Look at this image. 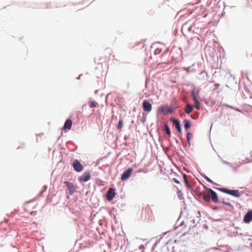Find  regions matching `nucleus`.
<instances>
[{
  "mask_svg": "<svg viewBox=\"0 0 252 252\" xmlns=\"http://www.w3.org/2000/svg\"><path fill=\"white\" fill-rule=\"evenodd\" d=\"M219 189L222 192L228 194L236 197H239L240 196V193L238 190H231L224 188H220Z\"/></svg>",
  "mask_w": 252,
  "mask_h": 252,
  "instance_id": "nucleus-1",
  "label": "nucleus"
},
{
  "mask_svg": "<svg viewBox=\"0 0 252 252\" xmlns=\"http://www.w3.org/2000/svg\"><path fill=\"white\" fill-rule=\"evenodd\" d=\"M64 184L66 185L68 190H69V194L70 195H72L76 190V187H75L73 183L68 181H64Z\"/></svg>",
  "mask_w": 252,
  "mask_h": 252,
  "instance_id": "nucleus-2",
  "label": "nucleus"
},
{
  "mask_svg": "<svg viewBox=\"0 0 252 252\" xmlns=\"http://www.w3.org/2000/svg\"><path fill=\"white\" fill-rule=\"evenodd\" d=\"M72 165L74 169L78 172H81L83 169V165L77 159L73 161Z\"/></svg>",
  "mask_w": 252,
  "mask_h": 252,
  "instance_id": "nucleus-3",
  "label": "nucleus"
},
{
  "mask_svg": "<svg viewBox=\"0 0 252 252\" xmlns=\"http://www.w3.org/2000/svg\"><path fill=\"white\" fill-rule=\"evenodd\" d=\"M133 170L131 168H128L126 171H125L121 176V180L125 181L128 179L131 176Z\"/></svg>",
  "mask_w": 252,
  "mask_h": 252,
  "instance_id": "nucleus-4",
  "label": "nucleus"
},
{
  "mask_svg": "<svg viewBox=\"0 0 252 252\" xmlns=\"http://www.w3.org/2000/svg\"><path fill=\"white\" fill-rule=\"evenodd\" d=\"M191 96L194 102L195 108L199 110L200 109V102L198 100V95L194 91H193L191 93Z\"/></svg>",
  "mask_w": 252,
  "mask_h": 252,
  "instance_id": "nucleus-5",
  "label": "nucleus"
},
{
  "mask_svg": "<svg viewBox=\"0 0 252 252\" xmlns=\"http://www.w3.org/2000/svg\"><path fill=\"white\" fill-rule=\"evenodd\" d=\"M115 189L112 188H110L106 194V198L108 201H111L115 196Z\"/></svg>",
  "mask_w": 252,
  "mask_h": 252,
  "instance_id": "nucleus-6",
  "label": "nucleus"
},
{
  "mask_svg": "<svg viewBox=\"0 0 252 252\" xmlns=\"http://www.w3.org/2000/svg\"><path fill=\"white\" fill-rule=\"evenodd\" d=\"M91 179V174L89 172H85L82 175L79 177V180L80 182H86L90 180Z\"/></svg>",
  "mask_w": 252,
  "mask_h": 252,
  "instance_id": "nucleus-7",
  "label": "nucleus"
},
{
  "mask_svg": "<svg viewBox=\"0 0 252 252\" xmlns=\"http://www.w3.org/2000/svg\"><path fill=\"white\" fill-rule=\"evenodd\" d=\"M208 190L210 193L212 200L215 203L219 202L217 194L212 189L207 188Z\"/></svg>",
  "mask_w": 252,
  "mask_h": 252,
  "instance_id": "nucleus-8",
  "label": "nucleus"
},
{
  "mask_svg": "<svg viewBox=\"0 0 252 252\" xmlns=\"http://www.w3.org/2000/svg\"><path fill=\"white\" fill-rule=\"evenodd\" d=\"M142 107L143 110L146 112H150L152 110L151 104L146 100H144L142 103Z\"/></svg>",
  "mask_w": 252,
  "mask_h": 252,
  "instance_id": "nucleus-9",
  "label": "nucleus"
},
{
  "mask_svg": "<svg viewBox=\"0 0 252 252\" xmlns=\"http://www.w3.org/2000/svg\"><path fill=\"white\" fill-rule=\"evenodd\" d=\"M72 125V121L70 119H67L64 125L63 129L66 132L69 130H70L71 128Z\"/></svg>",
  "mask_w": 252,
  "mask_h": 252,
  "instance_id": "nucleus-10",
  "label": "nucleus"
},
{
  "mask_svg": "<svg viewBox=\"0 0 252 252\" xmlns=\"http://www.w3.org/2000/svg\"><path fill=\"white\" fill-rule=\"evenodd\" d=\"M172 122L174 126H175V128L178 130V131L180 133H181L182 129H181L180 121L177 119H173L172 120Z\"/></svg>",
  "mask_w": 252,
  "mask_h": 252,
  "instance_id": "nucleus-11",
  "label": "nucleus"
},
{
  "mask_svg": "<svg viewBox=\"0 0 252 252\" xmlns=\"http://www.w3.org/2000/svg\"><path fill=\"white\" fill-rule=\"evenodd\" d=\"M252 220V211H249L246 214L244 218V221L246 223H249Z\"/></svg>",
  "mask_w": 252,
  "mask_h": 252,
  "instance_id": "nucleus-12",
  "label": "nucleus"
},
{
  "mask_svg": "<svg viewBox=\"0 0 252 252\" xmlns=\"http://www.w3.org/2000/svg\"><path fill=\"white\" fill-rule=\"evenodd\" d=\"M159 110L163 113H168L171 112V109L168 107H161L159 108Z\"/></svg>",
  "mask_w": 252,
  "mask_h": 252,
  "instance_id": "nucleus-13",
  "label": "nucleus"
},
{
  "mask_svg": "<svg viewBox=\"0 0 252 252\" xmlns=\"http://www.w3.org/2000/svg\"><path fill=\"white\" fill-rule=\"evenodd\" d=\"M192 110H193L192 106L189 104H188L186 105V106L185 107V112L188 114H190L192 111Z\"/></svg>",
  "mask_w": 252,
  "mask_h": 252,
  "instance_id": "nucleus-14",
  "label": "nucleus"
},
{
  "mask_svg": "<svg viewBox=\"0 0 252 252\" xmlns=\"http://www.w3.org/2000/svg\"><path fill=\"white\" fill-rule=\"evenodd\" d=\"M184 123L185 129L186 130H188V129L190 127V122L188 120H185Z\"/></svg>",
  "mask_w": 252,
  "mask_h": 252,
  "instance_id": "nucleus-15",
  "label": "nucleus"
},
{
  "mask_svg": "<svg viewBox=\"0 0 252 252\" xmlns=\"http://www.w3.org/2000/svg\"><path fill=\"white\" fill-rule=\"evenodd\" d=\"M210 193H205L203 195V199L207 202H209L210 200Z\"/></svg>",
  "mask_w": 252,
  "mask_h": 252,
  "instance_id": "nucleus-16",
  "label": "nucleus"
},
{
  "mask_svg": "<svg viewBox=\"0 0 252 252\" xmlns=\"http://www.w3.org/2000/svg\"><path fill=\"white\" fill-rule=\"evenodd\" d=\"M123 120L122 119H120L119 121V123H118V126H117V129H119V130H121L123 126Z\"/></svg>",
  "mask_w": 252,
  "mask_h": 252,
  "instance_id": "nucleus-17",
  "label": "nucleus"
},
{
  "mask_svg": "<svg viewBox=\"0 0 252 252\" xmlns=\"http://www.w3.org/2000/svg\"><path fill=\"white\" fill-rule=\"evenodd\" d=\"M164 129H165V131L166 133V134H167L168 135V136L169 137H170V136H171L170 129L169 127H168V126H167V125H165Z\"/></svg>",
  "mask_w": 252,
  "mask_h": 252,
  "instance_id": "nucleus-18",
  "label": "nucleus"
},
{
  "mask_svg": "<svg viewBox=\"0 0 252 252\" xmlns=\"http://www.w3.org/2000/svg\"><path fill=\"white\" fill-rule=\"evenodd\" d=\"M193 137L192 134L190 132H188L187 134V139L188 142V144L190 145V140Z\"/></svg>",
  "mask_w": 252,
  "mask_h": 252,
  "instance_id": "nucleus-19",
  "label": "nucleus"
},
{
  "mask_svg": "<svg viewBox=\"0 0 252 252\" xmlns=\"http://www.w3.org/2000/svg\"><path fill=\"white\" fill-rule=\"evenodd\" d=\"M183 177H184V181H185L186 185L187 186V187L188 188H190L191 187H190V186L189 183V181L187 179V175L186 174H184Z\"/></svg>",
  "mask_w": 252,
  "mask_h": 252,
  "instance_id": "nucleus-20",
  "label": "nucleus"
},
{
  "mask_svg": "<svg viewBox=\"0 0 252 252\" xmlns=\"http://www.w3.org/2000/svg\"><path fill=\"white\" fill-rule=\"evenodd\" d=\"M89 106L91 108H94L96 107L95 102L92 101L89 103Z\"/></svg>",
  "mask_w": 252,
  "mask_h": 252,
  "instance_id": "nucleus-21",
  "label": "nucleus"
},
{
  "mask_svg": "<svg viewBox=\"0 0 252 252\" xmlns=\"http://www.w3.org/2000/svg\"><path fill=\"white\" fill-rule=\"evenodd\" d=\"M205 179L207 181H208L209 182L211 183H212L213 184H215L213 182V181H212L209 178H208L207 176H205Z\"/></svg>",
  "mask_w": 252,
  "mask_h": 252,
  "instance_id": "nucleus-22",
  "label": "nucleus"
},
{
  "mask_svg": "<svg viewBox=\"0 0 252 252\" xmlns=\"http://www.w3.org/2000/svg\"><path fill=\"white\" fill-rule=\"evenodd\" d=\"M221 203H223V204L229 206H230L231 205V204L228 202L222 201Z\"/></svg>",
  "mask_w": 252,
  "mask_h": 252,
  "instance_id": "nucleus-23",
  "label": "nucleus"
},
{
  "mask_svg": "<svg viewBox=\"0 0 252 252\" xmlns=\"http://www.w3.org/2000/svg\"><path fill=\"white\" fill-rule=\"evenodd\" d=\"M173 180H174V182H175V183H177V184H179V181L178 180H177V179H174Z\"/></svg>",
  "mask_w": 252,
  "mask_h": 252,
  "instance_id": "nucleus-24",
  "label": "nucleus"
},
{
  "mask_svg": "<svg viewBox=\"0 0 252 252\" xmlns=\"http://www.w3.org/2000/svg\"><path fill=\"white\" fill-rule=\"evenodd\" d=\"M215 86H217V87H219V84H215Z\"/></svg>",
  "mask_w": 252,
  "mask_h": 252,
  "instance_id": "nucleus-25",
  "label": "nucleus"
},
{
  "mask_svg": "<svg viewBox=\"0 0 252 252\" xmlns=\"http://www.w3.org/2000/svg\"><path fill=\"white\" fill-rule=\"evenodd\" d=\"M205 72H206V71H202V72H201L202 74H203V73H205Z\"/></svg>",
  "mask_w": 252,
  "mask_h": 252,
  "instance_id": "nucleus-26",
  "label": "nucleus"
},
{
  "mask_svg": "<svg viewBox=\"0 0 252 252\" xmlns=\"http://www.w3.org/2000/svg\"><path fill=\"white\" fill-rule=\"evenodd\" d=\"M5 221L6 222H7L8 221V220H5Z\"/></svg>",
  "mask_w": 252,
  "mask_h": 252,
  "instance_id": "nucleus-27",
  "label": "nucleus"
},
{
  "mask_svg": "<svg viewBox=\"0 0 252 252\" xmlns=\"http://www.w3.org/2000/svg\"><path fill=\"white\" fill-rule=\"evenodd\" d=\"M141 171H142V170H139L138 172H141Z\"/></svg>",
  "mask_w": 252,
  "mask_h": 252,
  "instance_id": "nucleus-28",
  "label": "nucleus"
}]
</instances>
